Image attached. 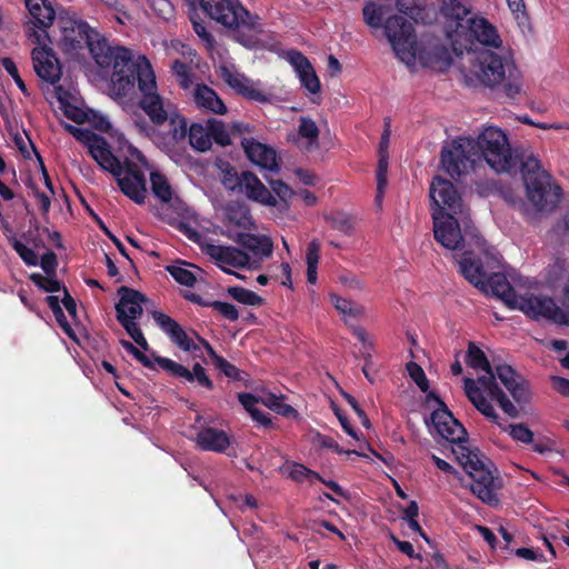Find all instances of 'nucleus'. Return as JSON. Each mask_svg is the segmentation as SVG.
Segmentation results:
<instances>
[{"mask_svg": "<svg viewBox=\"0 0 569 569\" xmlns=\"http://www.w3.org/2000/svg\"><path fill=\"white\" fill-rule=\"evenodd\" d=\"M428 398L435 400L439 406L430 416L436 432L442 439L458 445L457 449H452V453L472 480L469 485L471 492L490 507L499 506L502 479L493 475L492 462L478 448L471 449L466 446L468 432L463 425L453 417L443 400L433 391L428 393Z\"/></svg>", "mask_w": 569, "mask_h": 569, "instance_id": "nucleus-1", "label": "nucleus"}, {"mask_svg": "<svg viewBox=\"0 0 569 569\" xmlns=\"http://www.w3.org/2000/svg\"><path fill=\"white\" fill-rule=\"evenodd\" d=\"M442 169L456 181L485 161L496 173H509L519 166V153L512 150L508 136L497 127L485 128L476 139L457 138L442 147Z\"/></svg>", "mask_w": 569, "mask_h": 569, "instance_id": "nucleus-2", "label": "nucleus"}, {"mask_svg": "<svg viewBox=\"0 0 569 569\" xmlns=\"http://www.w3.org/2000/svg\"><path fill=\"white\" fill-rule=\"evenodd\" d=\"M74 138L87 144L90 156L117 180L120 191L137 204L146 202L147 159L136 147L129 144L122 157L114 156L107 140L90 129L79 128Z\"/></svg>", "mask_w": 569, "mask_h": 569, "instance_id": "nucleus-3", "label": "nucleus"}, {"mask_svg": "<svg viewBox=\"0 0 569 569\" xmlns=\"http://www.w3.org/2000/svg\"><path fill=\"white\" fill-rule=\"evenodd\" d=\"M120 66L116 67L110 78V92L116 100H131L136 86L141 92L140 108L156 126L163 124L169 113L163 106L162 97L157 92L156 74L146 56H120Z\"/></svg>", "mask_w": 569, "mask_h": 569, "instance_id": "nucleus-4", "label": "nucleus"}, {"mask_svg": "<svg viewBox=\"0 0 569 569\" xmlns=\"http://www.w3.org/2000/svg\"><path fill=\"white\" fill-rule=\"evenodd\" d=\"M60 36L58 48L66 54H74L79 50L88 48L93 60L100 68L120 66V56H129L131 50L116 46L112 47L84 20L70 16H61L58 20Z\"/></svg>", "mask_w": 569, "mask_h": 569, "instance_id": "nucleus-5", "label": "nucleus"}, {"mask_svg": "<svg viewBox=\"0 0 569 569\" xmlns=\"http://www.w3.org/2000/svg\"><path fill=\"white\" fill-rule=\"evenodd\" d=\"M482 291H488L506 302L509 308L518 309L531 319H547L560 326H569V312L561 309L550 297L526 293L518 296L502 272L483 278Z\"/></svg>", "mask_w": 569, "mask_h": 569, "instance_id": "nucleus-6", "label": "nucleus"}, {"mask_svg": "<svg viewBox=\"0 0 569 569\" xmlns=\"http://www.w3.org/2000/svg\"><path fill=\"white\" fill-rule=\"evenodd\" d=\"M477 61L475 74L483 86L501 91L509 99H515L520 93L521 73L511 60L485 50L479 53Z\"/></svg>", "mask_w": 569, "mask_h": 569, "instance_id": "nucleus-7", "label": "nucleus"}, {"mask_svg": "<svg viewBox=\"0 0 569 569\" xmlns=\"http://www.w3.org/2000/svg\"><path fill=\"white\" fill-rule=\"evenodd\" d=\"M199 3L203 12L227 28L262 31L259 17L251 14L239 0H199Z\"/></svg>", "mask_w": 569, "mask_h": 569, "instance_id": "nucleus-8", "label": "nucleus"}, {"mask_svg": "<svg viewBox=\"0 0 569 569\" xmlns=\"http://www.w3.org/2000/svg\"><path fill=\"white\" fill-rule=\"evenodd\" d=\"M465 393L475 408L497 425L501 430L508 431L509 436L515 440L526 445L533 442V432L525 423L503 425L501 418L497 415L492 405L486 399L481 388L476 385L475 379H463Z\"/></svg>", "mask_w": 569, "mask_h": 569, "instance_id": "nucleus-9", "label": "nucleus"}, {"mask_svg": "<svg viewBox=\"0 0 569 569\" xmlns=\"http://www.w3.org/2000/svg\"><path fill=\"white\" fill-rule=\"evenodd\" d=\"M130 355L146 368L154 369L156 362L162 370L168 372L173 378H181L188 382H197L198 386L207 390H212L214 387L212 380L207 375L206 369L199 362H196L192 367V370H189L181 363H178L166 357L157 356L154 353H152V361L137 347H134L133 352H130Z\"/></svg>", "mask_w": 569, "mask_h": 569, "instance_id": "nucleus-10", "label": "nucleus"}, {"mask_svg": "<svg viewBox=\"0 0 569 569\" xmlns=\"http://www.w3.org/2000/svg\"><path fill=\"white\" fill-rule=\"evenodd\" d=\"M24 6L28 10V20L24 23L27 38L36 44L51 42L48 30L56 19L51 1L24 0Z\"/></svg>", "mask_w": 569, "mask_h": 569, "instance_id": "nucleus-11", "label": "nucleus"}, {"mask_svg": "<svg viewBox=\"0 0 569 569\" xmlns=\"http://www.w3.org/2000/svg\"><path fill=\"white\" fill-rule=\"evenodd\" d=\"M525 186L529 201L538 211L551 212L558 207L562 189L550 173H542L539 178L529 177Z\"/></svg>", "mask_w": 569, "mask_h": 569, "instance_id": "nucleus-12", "label": "nucleus"}, {"mask_svg": "<svg viewBox=\"0 0 569 569\" xmlns=\"http://www.w3.org/2000/svg\"><path fill=\"white\" fill-rule=\"evenodd\" d=\"M383 27L385 33L397 56L402 61L415 59L417 37L411 22L396 14L388 17Z\"/></svg>", "mask_w": 569, "mask_h": 569, "instance_id": "nucleus-13", "label": "nucleus"}, {"mask_svg": "<svg viewBox=\"0 0 569 569\" xmlns=\"http://www.w3.org/2000/svg\"><path fill=\"white\" fill-rule=\"evenodd\" d=\"M432 213H463V201L451 181L435 177L430 184Z\"/></svg>", "mask_w": 569, "mask_h": 569, "instance_id": "nucleus-14", "label": "nucleus"}, {"mask_svg": "<svg viewBox=\"0 0 569 569\" xmlns=\"http://www.w3.org/2000/svg\"><path fill=\"white\" fill-rule=\"evenodd\" d=\"M459 213H446L443 216L432 213L435 239L450 250L461 249L463 237L458 221Z\"/></svg>", "mask_w": 569, "mask_h": 569, "instance_id": "nucleus-15", "label": "nucleus"}, {"mask_svg": "<svg viewBox=\"0 0 569 569\" xmlns=\"http://www.w3.org/2000/svg\"><path fill=\"white\" fill-rule=\"evenodd\" d=\"M240 143L250 162L272 173L280 171L281 160L278 158L276 149L253 138L242 137Z\"/></svg>", "mask_w": 569, "mask_h": 569, "instance_id": "nucleus-16", "label": "nucleus"}, {"mask_svg": "<svg viewBox=\"0 0 569 569\" xmlns=\"http://www.w3.org/2000/svg\"><path fill=\"white\" fill-rule=\"evenodd\" d=\"M32 50V62L37 76L51 83L59 82L62 76V68L53 50L48 47L47 42L38 44Z\"/></svg>", "mask_w": 569, "mask_h": 569, "instance_id": "nucleus-17", "label": "nucleus"}, {"mask_svg": "<svg viewBox=\"0 0 569 569\" xmlns=\"http://www.w3.org/2000/svg\"><path fill=\"white\" fill-rule=\"evenodd\" d=\"M458 38H462L468 41L476 40L483 46L495 48L501 46V39L496 27L485 18L471 17L467 19V23L458 34L457 39Z\"/></svg>", "mask_w": 569, "mask_h": 569, "instance_id": "nucleus-18", "label": "nucleus"}, {"mask_svg": "<svg viewBox=\"0 0 569 569\" xmlns=\"http://www.w3.org/2000/svg\"><path fill=\"white\" fill-rule=\"evenodd\" d=\"M237 184L249 200L267 207L278 206L276 197L253 172L242 171L237 178Z\"/></svg>", "mask_w": 569, "mask_h": 569, "instance_id": "nucleus-19", "label": "nucleus"}, {"mask_svg": "<svg viewBox=\"0 0 569 569\" xmlns=\"http://www.w3.org/2000/svg\"><path fill=\"white\" fill-rule=\"evenodd\" d=\"M152 317L160 329L179 349L187 352L200 350V346L197 345L186 330L170 316L160 311H153Z\"/></svg>", "mask_w": 569, "mask_h": 569, "instance_id": "nucleus-20", "label": "nucleus"}, {"mask_svg": "<svg viewBox=\"0 0 569 569\" xmlns=\"http://www.w3.org/2000/svg\"><path fill=\"white\" fill-rule=\"evenodd\" d=\"M152 317L160 329L179 349L187 352L200 350V346L197 345L186 330L170 316L160 311H153Z\"/></svg>", "mask_w": 569, "mask_h": 569, "instance_id": "nucleus-21", "label": "nucleus"}, {"mask_svg": "<svg viewBox=\"0 0 569 569\" xmlns=\"http://www.w3.org/2000/svg\"><path fill=\"white\" fill-rule=\"evenodd\" d=\"M440 13L445 19L446 33L453 41L470 18V9L460 0H442Z\"/></svg>", "mask_w": 569, "mask_h": 569, "instance_id": "nucleus-22", "label": "nucleus"}, {"mask_svg": "<svg viewBox=\"0 0 569 569\" xmlns=\"http://www.w3.org/2000/svg\"><path fill=\"white\" fill-rule=\"evenodd\" d=\"M120 297L116 303V318L122 313L128 320L136 321L143 313L142 303L147 301L143 293L129 287L122 286L118 289Z\"/></svg>", "mask_w": 569, "mask_h": 569, "instance_id": "nucleus-23", "label": "nucleus"}, {"mask_svg": "<svg viewBox=\"0 0 569 569\" xmlns=\"http://www.w3.org/2000/svg\"><path fill=\"white\" fill-rule=\"evenodd\" d=\"M202 250L216 261L233 268H246L250 263L249 254L236 247L207 243Z\"/></svg>", "mask_w": 569, "mask_h": 569, "instance_id": "nucleus-24", "label": "nucleus"}, {"mask_svg": "<svg viewBox=\"0 0 569 569\" xmlns=\"http://www.w3.org/2000/svg\"><path fill=\"white\" fill-rule=\"evenodd\" d=\"M493 373L495 378L501 381L516 402L526 403L529 401L530 392L525 382L517 380V372L511 366L498 365L495 367Z\"/></svg>", "mask_w": 569, "mask_h": 569, "instance_id": "nucleus-25", "label": "nucleus"}, {"mask_svg": "<svg viewBox=\"0 0 569 569\" xmlns=\"http://www.w3.org/2000/svg\"><path fill=\"white\" fill-rule=\"evenodd\" d=\"M476 385L479 383L481 388L487 391L488 396L498 402L499 407L502 409V411L508 415L510 418H518L519 417V410L517 407L509 400L507 395L503 392V390L499 387V385L496 382L495 376H480L478 377L477 381L475 380Z\"/></svg>", "mask_w": 569, "mask_h": 569, "instance_id": "nucleus-26", "label": "nucleus"}, {"mask_svg": "<svg viewBox=\"0 0 569 569\" xmlns=\"http://www.w3.org/2000/svg\"><path fill=\"white\" fill-rule=\"evenodd\" d=\"M196 443L204 451L224 452L230 446V439L223 430L206 427L198 431Z\"/></svg>", "mask_w": 569, "mask_h": 569, "instance_id": "nucleus-27", "label": "nucleus"}, {"mask_svg": "<svg viewBox=\"0 0 569 569\" xmlns=\"http://www.w3.org/2000/svg\"><path fill=\"white\" fill-rule=\"evenodd\" d=\"M193 100L198 108L216 114H224L227 112V107L218 93L204 83L196 84Z\"/></svg>", "mask_w": 569, "mask_h": 569, "instance_id": "nucleus-28", "label": "nucleus"}, {"mask_svg": "<svg viewBox=\"0 0 569 569\" xmlns=\"http://www.w3.org/2000/svg\"><path fill=\"white\" fill-rule=\"evenodd\" d=\"M459 271L463 278L475 287L483 286V278L486 271L479 258L475 257L473 252L465 251L458 260Z\"/></svg>", "mask_w": 569, "mask_h": 569, "instance_id": "nucleus-29", "label": "nucleus"}, {"mask_svg": "<svg viewBox=\"0 0 569 569\" xmlns=\"http://www.w3.org/2000/svg\"><path fill=\"white\" fill-rule=\"evenodd\" d=\"M237 242L256 257L268 258L273 252V242L270 237L253 233H239Z\"/></svg>", "mask_w": 569, "mask_h": 569, "instance_id": "nucleus-30", "label": "nucleus"}, {"mask_svg": "<svg viewBox=\"0 0 569 569\" xmlns=\"http://www.w3.org/2000/svg\"><path fill=\"white\" fill-rule=\"evenodd\" d=\"M222 79L238 93L256 101H266V96L258 89L249 84V80L240 74L232 73L229 69L223 68L221 72Z\"/></svg>", "mask_w": 569, "mask_h": 569, "instance_id": "nucleus-31", "label": "nucleus"}, {"mask_svg": "<svg viewBox=\"0 0 569 569\" xmlns=\"http://www.w3.org/2000/svg\"><path fill=\"white\" fill-rule=\"evenodd\" d=\"M170 130L168 136L164 138L166 147H173L182 141H184L188 136V121L183 116L174 112L171 113L168 118Z\"/></svg>", "mask_w": 569, "mask_h": 569, "instance_id": "nucleus-32", "label": "nucleus"}, {"mask_svg": "<svg viewBox=\"0 0 569 569\" xmlns=\"http://www.w3.org/2000/svg\"><path fill=\"white\" fill-rule=\"evenodd\" d=\"M466 362L472 369L483 370L486 372L485 376H495L486 353L475 342H469L468 345Z\"/></svg>", "mask_w": 569, "mask_h": 569, "instance_id": "nucleus-33", "label": "nucleus"}, {"mask_svg": "<svg viewBox=\"0 0 569 569\" xmlns=\"http://www.w3.org/2000/svg\"><path fill=\"white\" fill-rule=\"evenodd\" d=\"M188 138L190 146L198 151L203 152L211 148L209 129L201 123L194 122L188 128Z\"/></svg>", "mask_w": 569, "mask_h": 569, "instance_id": "nucleus-34", "label": "nucleus"}, {"mask_svg": "<svg viewBox=\"0 0 569 569\" xmlns=\"http://www.w3.org/2000/svg\"><path fill=\"white\" fill-rule=\"evenodd\" d=\"M151 190L161 202H169L172 198V189L167 177L160 172L150 173Z\"/></svg>", "mask_w": 569, "mask_h": 569, "instance_id": "nucleus-35", "label": "nucleus"}, {"mask_svg": "<svg viewBox=\"0 0 569 569\" xmlns=\"http://www.w3.org/2000/svg\"><path fill=\"white\" fill-rule=\"evenodd\" d=\"M260 401L274 411L278 415H281L286 418L297 416V410L284 402V398L282 396H276L274 393H268L260 399Z\"/></svg>", "mask_w": 569, "mask_h": 569, "instance_id": "nucleus-36", "label": "nucleus"}, {"mask_svg": "<svg viewBox=\"0 0 569 569\" xmlns=\"http://www.w3.org/2000/svg\"><path fill=\"white\" fill-rule=\"evenodd\" d=\"M227 292L232 299L246 306H261L264 302L262 297L240 286L229 287Z\"/></svg>", "mask_w": 569, "mask_h": 569, "instance_id": "nucleus-37", "label": "nucleus"}, {"mask_svg": "<svg viewBox=\"0 0 569 569\" xmlns=\"http://www.w3.org/2000/svg\"><path fill=\"white\" fill-rule=\"evenodd\" d=\"M207 127L209 129L210 141L213 140L221 147L231 144V133L230 130H227L224 122L212 118L207 121Z\"/></svg>", "mask_w": 569, "mask_h": 569, "instance_id": "nucleus-38", "label": "nucleus"}, {"mask_svg": "<svg viewBox=\"0 0 569 569\" xmlns=\"http://www.w3.org/2000/svg\"><path fill=\"white\" fill-rule=\"evenodd\" d=\"M519 164L521 167L525 183H527L529 177L539 178L540 174L548 173L542 169L540 160L533 154H528L526 157L519 154Z\"/></svg>", "mask_w": 569, "mask_h": 569, "instance_id": "nucleus-39", "label": "nucleus"}, {"mask_svg": "<svg viewBox=\"0 0 569 569\" xmlns=\"http://www.w3.org/2000/svg\"><path fill=\"white\" fill-rule=\"evenodd\" d=\"M298 134L308 140V148H317L319 139V128L317 123L308 117H301L299 120Z\"/></svg>", "mask_w": 569, "mask_h": 569, "instance_id": "nucleus-40", "label": "nucleus"}, {"mask_svg": "<svg viewBox=\"0 0 569 569\" xmlns=\"http://www.w3.org/2000/svg\"><path fill=\"white\" fill-rule=\"evenodd\" d=\"M289 477L292 481L302 483L305 481H323V478L317 472L307 468L302 463L295 462L289 472Z\"/></svg>", "mask_w": 569, "mask_h": 569, "instance_id": "nucleus-41", "label": "nucleus"}, {"mask_svg": "<svg viewBox=\"0 0 569 569\" xmlns=\"http://www.w3.org/2000/svg\"><path fill=\"white\" fill-rule=\"evenodd\" d=\"M171 69L173 76L177 78V81L181 88L188 89L192 84L193 73L191 72L189 66L186 62L176 59L172 62Z\"/></svg>", "mask_w": 569, "mask_h": 569, "instance_id": "nucleus-42", "label": "nucleus"}, {"mask_svg": "<svg viewBox=\"0 0 569 569\" xmlns=\"http://www.w3.org/2000/svg\"><path fill=\"white\" fill-rule=\"evenodd\" d=\"M365 22L372 28H380L383 20V8L373 2H367L362 9Z\"/></svg>", "mask_w": 569, "mask_h": 569, "instance_id": "nucleus-43", "label": "nucleus"}, {"mask_svg": "<svg viewBox=\"0 0 569 569\" xmlns=\"http://www.w3.org/2000/svg\"><path fill=\"white\" fill-rule=\"evenodd\" d=\"M284 59L293 67L298 77L306 70H309L312 68V64L308 60V58L302 52H300L296 49L288 50L284 53Z\"/></svg>", "mask_w": 569, "mask_h": 569, "instance_id": "nucleus-44", "label": "nucleus"}, {"mask_svg": "<svg viewBox=\"0 0 569 569\" xmlns=\"http://www.w3.org/2000/svg\"><path fill=\"white\" fill-rule=\"evenodd\" d=\"M284 59L293 67L298 77L306 70H309L312 68V64L308 60V58L302 52H300L296 49L288 50L284 53Z\"/></svg>", "mask_w": 569, "mask_h": 569, "instance_id": "nucleus-45", "label": "nucleus"}, {"mask_svg": "<svg viewBox=\"0 0 569 569\" xmlns=\"http://www.w3.org/2000/svg\"><path fill=\"white\" fill-rule=\"evenodd\" d=\"M326 221L330 223L331 228L349 234L352 230V223L349 214L342 211H335L326 216Z\"/></svg>", "mask_w": 569, "mask_h": 569, "instance_id": "nucleus-46", "label": "nucleus"}, {"mask_svg": "<svg viewBox=\"0 0 569 569\" xmlns=\"http://www.w3.org/2000/svg\"><path fill=\"white\" fill-rule=\"evenodd\" d=\"M166 271L180 284L193 287L197 278L193 272L180 266H167Z\"/></svg>", "mask_w": 569, "mask_h": 569, "instance_id": "nucleus-47", "label": "nucleus"}, {"mask_svg": "<svg viewBox=\"0 0 569 569\" xmlns=\"http://www.w3.org/2000/svg\"><path fill=\"white\" fill-rule=\"evenodd\" d=\"M30 280L40 289L46 292H58L64 286L56 278V276H42L40 273H32Z\"/></svg>", "mask_w": 569, "mask_h": 569, "instance_id": "nucleus-48", "label": "nucleus"}, {"mask_svg": "<svg viewBox=\"0 0 569 569\" xmlns=\"http://www.w3.org/2000/svg\"><path fill=\"white\" fill-rule=\"evenodd\" d=\"M271 192L276 197L278 203L281 202L287 208L289 206V200L291 199L293 191L292 189L282 180H268Z\"/></svg>", "mask_w": 569, "mask_h": 569, "instance_id": "nucleus-49", "label": "nucleus"}, {"mask_svg": "<svg viewBox=\"0 0 569 569\" xmlns=\"http://www.w3.org/2000/svg\"><path fill=\"white\" fill-rule=\"evenodd\" d=\"M316 440H317V443L321 447V448H325V449H330L335 452H337L338 455H348V456H351V455H355V456H359V457H365V455L360 453L359 451L357 450H353V449H342L338 442L330 436H327V435H322V433H317L316 436Z\"/></svg>", "mask_w": 569, "mask_h": 569, "instance_id": "nucleus-50", "label": "nucleus"}, {"mask_svg": "<svg viewBox=\"0 0 569 569\" xmlns=\"http://www.w3.org/2000/svg\"><path fill=\"white\" fill-rule=\"evenodd\" d=\"M228 219L239 227H246L247 222L250 221L248 209L240 204H230L227 208Z\"/></svg>", "mask_w": 569, "mask_h": 569, "instance_id": "nucleus-51", "label": "nucleus"}, {"mask_svg": "<svg viewBox=\"0 0 569 569\" xmlns=\"http://www.w3.org/2000/svg\"><path fill=\"white\" fill-rule=\"evenodd\" d=\"M407 370H408L410 378L416 382V385L419 387V389L422 392H427L429 389V380H428L423 369L421 368V366H419L416 362L410 361L407 365Z\"/></svg>", "mask_w": 569, "mask_h": 569, "instance_id": "nucleus-52", "label": "nucleus"}, {"mask_svg": "<svg viewBox=\"0 0 569 569\" xmlns=\"http://www.w3.org/2000/svg\"><path fill=\"white\" fill-rule=\"evenodd\" d=\"M1 66L12 77L13 81L16 82L17 87L21 90V92L26 97H29L30 92L28 91L24 81L20 77L18 68H17L14 61L11 58L6 57V58L1 59Z\"/></svg>", "mask_w": 569, "mask_h": 569, "instance_id": "nucleus-53", "label": "nucleus"}, {"mask_svg": "<svg viewBox=\"0 0 569 569\" xmlns=\"http://www.w3.org/2000/svg\"><path fill=\"white\" fill-rule=\"evenodd\" d=\"M216 369H218L221 373L232 380H241V371L228 360H226L222 356H218L212 360Z\"/></svg>", "mask_w": 569, "mask_h": 569, "instance_id": "nucleus-54", "label": "nucleus"}, {"mask_svg": "<svg viewBox=\"0 0 569 569\" xmlns=\"http://www.w3.org/2000/svg\"><path fill=\"white\" fill-rule=\"evenodd\" d=\"M299 80L301 86L306 88L310 93L316 94L320 92L321 83L313 67L302 72L299 76Z\"/></svg>", "mask_w": 569, "mask_h": 569, "instance_id": "nucleus-55", "label": "nucleus"}, {"mask_svg": "<svg viewBox=\"0 0 569 569\" xmlns=\"http://www.w3.org/2000/svg\"><path fill=\"white\" fill-rule=\"evenodd\" d=\"M12 247L27 266L34 267L38 264L39 259L33 249L27 247L24 243L17 239H13Z\"/></svg>", "mask_w": 569, "mask_h": 569, "instance_id": "nucleus-56", "label": "nucleus"}, {"mask_svg": "<svg viewBox=\"0 0 569 569\" xmlns=\"http://www.w3.org/2000/svg\"><path fill=\"white\" fill-rule=\"evenodd\" d=\"M91 216L93 217L94 221L98 223L99 228L103 231V233L113 242V244L117 247V249L119 250L121 256L127 258L130 261L132 268L136 269L133 261L130 259L128 251H127L126 247L123 246V243L120 241V239L117 238L108 229V227L104 224V222L101 220V218L99 216H97L93 211H91Z\"/></svg>", "mask_w": 569, "mask_h": 569, "instance_id": "nucleus-57", "label": "nucleus"}, {"mask_svg": "<svg viewBox=\"0 0 569 569\" xmlns=\"http://www.w3.org/2000/svg\"><path fill=\"white\" fill-rule=\"evenodd\" d=\"M507 3L519 26H525L529 22L525 0H507Z\"/></svg>", "mask_w": 569, "mask_h": 569, "instance_id": "nucleus-58", "label": "nucleus"}, {"mask_svg": "<svg viewBox=\"0 0 569 569\" xmlns=\"http://www.w3.org/2000/svg\"><path fill=\"white\" fill-rule=\"evenodd\" d=\"M210 308L218 311L229 321H237L239 319V312L232 303L214 300L210 302Z\"/></svg>", "mask_w": 569, "mask_h": 569, "instance_id": "nucleus-59", "label": "nucleus"}, {"mask_svg": "<svg viewBox=\"0 0 569 569\" xmlns=\"http://www.w3.org/2000/svg\"><path fill=\"white\" fill-rule=\"evenodd\" d=\"M388 172V153H379V161L377 168V191L379 194L383 193L387 186Z\"/></svg>", "mask_w": 569, "mask_h": 569, "instance_id": "nucleus-60", "label": "nucleus"}, {"mask_svg": "<svg viewBox=\"0 0 569 569\" xmlns=\"http://www.w3.org/2000/svg\"><path fill=\"white\" fill-rule=\"evenodd\" d=\"M118 322L124 328V330L133 339V341L142 340V338L144 337L139 325L136 321L126 319L124 315L121 313L118 317Z\"/></svg>", "mask_w": 569, "mask_h": 569, "instance_id": "nucleus-61", "label": "nucleus"}, {"mask_svg": "<svg viewBox=\"0 0 569 569\" xmlns=\"http://www.w3.org/2000/svg\"><path fill=\"white\" fill-rule=\"evenodd\" d=\"M40 266L47 276H56L58 266L57 256L53 251H48L42 254Z\"/></svg>", "mask_w": 569, "mask_h": 569, "instance_id": "nucleus-62", "label": "nucleus"}, {"mask_svg": "<svg viewBox=\"0 0 569 569\" xmlns=\"http://www.w3.org/2000/svg\"><path fill=\"white\" fill-rule=\"evenodd\" d=\"M320 258V243L317 239L311 240L308 243L306 251L307 266L318 267Z\"/></svg>", "mask_w": 569, "mask_h": 569, "instance_id": "nucleus-63", "label": "nucleus"}, {"mask_svg": "<svg viewBox=\"0 0 569 569\" xmlns=\"http://www.w3.org/2000/svg\"><path fill=\"white\" fill-rule=\"evenodd\" d=\"M330 299H331V302L335 306V308L338 311H340L341 313L350 315V316H356L357 315V312H355L352 307H351L352 302L350 300L345 299V298H342L340 296H337V295H331Z\"/></svg>", "mask_w": 569, "mask_h": 569, "instance_id": "nucleus-64", "label": "nucleus"}]
</instances>
